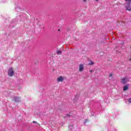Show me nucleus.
Instances as JSON below:
<instances>
[{"label":"nucleus","mask_w":131,"mask_h":131,"mask_svg":"<svg viewBox=\"0 0 131 131\" xmlns=\"http://www.w3.org/2000/svg\"><path fill=\"white\" fill-rule=\"evenodd\" d=\"M122 82L123 84H125L127 82V78H124L122 79Z\"/></svg>","instance_id":"5"},{"label":"nucleus","mask_w":131,"mask_h":131,"mask_svg":"<svg viewBox=\"0 0 131 131\" xmlns=\"http://www.w3.org/2000/svg\"><path fill=\"white\" fill-rule=\"evenodd\" d=\"M83 2H86V0H83Z\"/></svg>","instance_id":"16"},{"label":"nucleus","mask_w":131,"mask_h":131,"mask_svg":"<svg viewBox=\"0 0 131 131\" xmlns=\"http://www.w3.org/2000/svg\"><path fill=\"white\" fill-rule=\"evenodd\" d=\"M128 102H129V103H131V98H129V99Z\"/></svg>","instance_id":"14"},{"label":"nucleus","mask_w":131,"mask_h":131,"mask_svg":"<svg viewBox=\"0 0 131 131\" xmlns=\"http://www.w3.org/2000/svg\"><path fill=\"white\" fill-rule=\"evenodd\" d=\"M88 121H89V120L88 119H86L84 122V123H86V122H88Z\"/></svg>","instance_id":"13"},{"label":"nucleus","mask_w":131,"mask_h":131,"mask_svg":"<svg viewBox=\"0 0 131 131\" xmlns=\"http://www.w3.org/2000/svg\"><path fill=\"white\" fill-rule=\"evenodd\" d=\"M127 11H131V0H128L126 6Z\"/></svg>","instance_id":"2"},{"label":"nucleus","mask_w":131,"mask_h":131,"mask_svg":"<svg viewBox=\"0 0 131 131\" xmlns=\"http://www.w3.org/2000/svg\"><path fill=\"white\" fill-rule=\"evenodd\" d=\"M56 54H57V55H61V54H62V51H61L60 50H57Z\"/></svg>","instance_id":"8"},{"label":"nucleus","mask_w":131,"mask_h":131,"mask_svg":"<svg viewBox=\"0 0 131 131\" xmlns=\"http://www.w3.org/2000/svg\"><path fill=\"white\" fill-rule=\"evenodd\" d=\"M128 90V85H126L123 88V91H125Z\"/></svg>","instance_id":"6"},{"label":"nucleus","mask_w":131,"mask_h":131,"mask_svg":"<svg viewBox=\"0 0 131 131\" xmlns=\"http://www.w3.org/2000/svg\"><path fill=\"white\" fill-rule=\"evenodd\" d=\"M89 64V65H94L95 63H94V62H93L92 61H90Z\"/></svg>","instance_id":"10"},{"label":"nucleus","mask_w":131,"mask_h":131,"mask_svg":"<svg viewBox=\"0 0 131 131\" xmlns=\"http://www.w3.org/2000/svg\"><path fill=\"white\" fill-rule=\"evenodd\" d=\"M14 102H20V98L14 97Z\"/></svg>","instance_id":"7"},{"label":"nucleus","mask_w":131,"mask_h":131,"mask_svg":"<svg viewBox=\"0 0 131 131\" xmlns=\"http://www.w3.org/2000/svg\"><path fill=\"white\" fill-rule=\"evenodd\" d=\"M90 72H93V70H90Z\"/></svg>","instance_id":"15"},{"label":"nucleus","mask_w":131,"mask_h":131,"mask_svg":"<svg viewBox=\"0 0 131 131\" xmlns=\"http://www.w3.org/2000/svg\"><path fill=\"white\" fill-rule=\"evenodd\" d=\"M58 31H60V29H58Z\"/></svg>","instance_id":"18"},{"label":"nucleus","mask_w":131,"mask_h":131,"mask_svg":"<svg viewBox=\"0 0 131 131\" xmlns=\"http://www.w3.org/2000/svg\"><path fill=\"white\" fill-rule=\"evenodd\" d=\"M96 2H99V0H95Z\"/></svg>","instance_id":"17"},{"label":"nucleus","mask_w":131,"mask_h":131,"mask_svg":"<svg viewBox=\"0 0 131 131\" xmlns=\"http://www.w3.org/2000/svg\"><path fill=\"white\" fill-rule=\"evenodd\" d=\"M32 122H33V123H37L38 124V125H39V126H40V125L39 124V123H37V122L33 121Z\"/></svg>","instance_id":"12"},{"label":"nucleus","mask_w":131,"mask_h":131,"mask_svg":"<svg viewBox=\"0 0 131 131\" xmlns=\"http://www.w3.org/2000/svg\"><path fill=\"white\" fill-rule=\"evenodd\" d=\"M64 79H65V77L62 76H60L57 79V81L58 82H63Z\"/></svg>","instance_id":"3"},{"label":"nucleus","mask_w":131,"mask_h":131,"mask_svg":"<svg viewBox=\"0 0 131 131\" xmlns=\"http://www.w3.org/2000/svg\"><path fill=\"white\" fill-rule=\"evenodd\" d=\"M68 116H69V115H68Z\"/></svg>","instance_id":"20"},{"label":"nucleus","mask_w":131,"mask_h":131,"mask_svg":"<svg viewBox=\"0 0 131 131\" xmlns=\"http://www.w3.org/2000/svg\"><path fill=\"white\" fill-rule=\"evenodd\" d=\"M125 1H128V0H125Z\"/></svg>","instance_id":"19"},{"label":"nucleus","mask_w":131,"mask_h":131,"mask_svg":"<svg viewBox=\"0 0 131 131\" xmlns=\"http://www.w3.org/2000/svg\"><path fill=\"white\" fill-rule=\"evenodd\" d=\"M68 128L70 129L69 130H71L73 128V126L70 125L68 126Z\"/></svg>","instance_id":"9"},{"label":"nucleus","mask_w":131,"mask_h":131,"mask_svg":"<svg viewBox=\"0 0 131 131\" xmlns=\"http://www.w3.org/2000/svg\"><path fill=\"white\" fill-rule=\"evenodd\" d=\"M108 77H110V78L111 77V78H113V74H112V73H111L110 74V76H108Z\"/></svg>","instance_id":"11"},{"label":"nucleus","mask_w":131,"mask_h":131,"mask_svg":"<svg viewBox=\"0 0 131 131\" xmlns=\"http://www.w3.org/2000/svg\"><path fill=\"white\" fill-rule=\"evenodd\" d=\"M83 69H84V68L83 67V64H80L79 67V71H80V72H81L83 71Z\"/></svg>","instance_id":"4"},{"label":"nucleus","mask_w":131,"mask_h":131,"mask_svg":"<svg viewBox=\"0 0 131 131\" xmlns=\"http://www.w3.org/2000/svg\"><path fill=\"white\" fill-rule=\"evenodd\" d=\"M8 75L9 76H10L12 77L13 75H14V69L12 67H11L9 68L8 71Z\"/></svg>","instance_id":"1"}]
</instances>
